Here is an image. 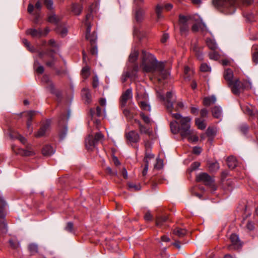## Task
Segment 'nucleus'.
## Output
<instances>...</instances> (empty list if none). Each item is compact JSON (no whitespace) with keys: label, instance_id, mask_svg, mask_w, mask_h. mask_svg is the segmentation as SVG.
I'll list each match as a JSON object with an SVG mask.
<instances>
[{"label":"nucleus","instance_id":"nucleus-1","mask_svg":"<svg viewBox=\"0 0 258 258\" xmlns=\"http://www.w3.org/2000/svg\"><path fill=\"white\" fill-rule=\"evenodd\" d=\"M142 55L141 67L144 71L152 73L158 81L167 78L168 73L164 69L163 62L157 61L153 55L145 51H142Z\"/></svg>","mask_w":258,"mask_h":258},{"label":"nucleus","instance_id":"nucleus-2","mask_svg":"<svg viewBox=\"0 0 258 258\" xmlns=\"http://www.w3.org/2000/svg\"><path fill=\"white\" fill-rule=\"evenodd\" d=\"M172 116L177 120L170 122V128L173 134L179 133L182 138L191 134V118L189 117H182L179 113L172 114Z\"/></svg>","mask_w":258,"mask_h":258},{"label":"nucleus","instance_id":"nucleus-3","mask_svg":"<svg viewBox=\"0 0 258 258\" xmlns=\"http://www.w3.org/2000/svg\"><path fill=\"white\" fill-rule=\"evenodd\" d=\"M158 97L163 101H165V104L168 112L172 113L173 110L177 111L178 109L181 108L183 106V104L181 102H176L173 95L171 92L167 93L166 98H164L161 94H158Z\"/></svg>","mask_w":258,"mask_h":258},{"label":"nucleus","instance_id":"nucleus-4","mask_svg":"<svg viewBox=\"0 0 258 258\" xmlns=\"http://www.w3.org/2000/svg\"><path fill=\"white\" fill-rule=\"evenodd\" d=\"M239 0H213L215 7L221 9L228 14H233Z\"/></svg>","mask_w":258,"mask_h":258},{"label":"nucleus","instance_id":"nucleus-5","mask_svg":"<svg viewBox=\"0 0 258 258\" xmlns=\"http://www.w3.org/2000/svg\"><path fill=\"white\" fill-rule=\"evenodd\" d=\"M137 99L138 104L142 110L150 111L151 107L148 103V96L145 89L141 86L137 87Z\"/></svg>","mask_w":258,"mask_h":258},{"label":"nucleus","instance_id":"nucleus-6","mask_svg":"<svg viewBox=\"0 0 258 258\" xmlns=\"http://www.w3.org/2000/svg\"><path fill=\"white\" fill-rule=\"evenodd\" d=\"M124 138L126 144L138 150L139 149V143L141 140L139 134L135 130L125 132Z\"/></svg>","mask_w":258,"mask_h":258},{"label":"nucleus","instance_id":"nucleus-7","mask_svg":"<svg viewBox=\"0 0 258 258\" xmlns=\"http://www.w3.org/2000/svg\"><path fill=\"white\" fill-rule=\"evenodd\" d=\"M193 23L194 20L192 17L183 15L179 16V25L181 32L188 31L190 24Z\"/></svg>","mask_w":258,"mask_h":258},{"label":"nucleus","instance_id":"nucleus-8","mask_svg":"<svg viewBox=\"0 0 258 258\" xmlns=\"http://www.w3.org/2000/svg\"><path fill=\"white\" fill-rule=\"evenodd\" d=\"M196 181L202 182L205 185L210 187L213 190H216L213 179L206 173H201L196 176Z\"/></svg>","mask_w":258,"mask_h":258},{"label":"nucleus","instance_id":"nucleus-9","mask_svg":"<svg viewBox=\"0 0 258 258\" xmlns=\"http://www.w3.org/2000/svg\"><path fill=\"white\" fill-rule=\"evenodd\" d=\"M134 5L136 6L135 8V18L138 23L141 22L144 17V11L140 7L143 3V0H134Z\"/></svg>","mask_w":258,"mask_h":258},{"label":"nucleus","instance_id":"nucleus-10","mask_svg":"<svg viewBox=\"0 0 258 258\" xmlns=\"http://www.w3.org/2000/svg\"><path fill=\"white\" fill-rule=\"evenodd\" d=\"M13 151L16 154L20 155L23 156H30L34 154V152L31 148L30 144H26V149H22L16 146H12Z\"/></svg>","mask_w":258,"mask_h":258},{"label":"nucleus","instance_id":"nucleus-11","mask_svg":"<svg viewBox=\"0 0 258 258\" xmlns=\"http://www.w3.org/2000/svg\"><path fill=\"white\" fill-rule=\"evenodd\" d=\"M86 38L87 40L90 41L91 45L90 53L92 55H96L97 54V47L95 45V44L97 37L95 35V33H86Z\"/></svg>","mask_w":258,"mask_h":258},{"label":"nucleus","instance_id":"nucleus-12","mask_svg":"<svg viewBox=\"0 0 258 258\" xmlns=\"http://www.w3.org/2000/svg\"><path fill=\"white\" fill-rule=\"evenodd\" d=\"M229 86L231 88L232 92L236 95H239L244 90L242 82L238 79L233 81L231 86Z\"/></svg>","mask_w":258,"mask_h":258},{"label":"nucleus","instance_id":"nucleus-13","mask_svg":"<svg viewBox=\"0 0 258 258\" xmlns=\"http://www.w3.org/2000/svg\"><path fill=\"white\" fill-rule=\"evenodd\" d=\"M191 30L194 32H206L208 28L202 20H198L192 24Z\"/></svg>","mask_w":258,"mask_h":258},{"label":"nucleus","instance_id":"nucleus-14","mask_svg":"<svg viewBox=\"0 0 258 258\" xmlns=\"http://www.w3.org/2000/svg\"><path fill=\"white\" fill-rule=\"evenodd\" d=\"M132 98V89H127L125 92L122 94L120 102L121 107H124L126 105L127 101Z\"/></svg>","mask_w":258,"mask_h":258},{"label":"nucleus","instance_id":"nucleus-15","mask_svg":"<svg viewBox=\"0 0 258 258\" xmlns=\"http://www.w3.org/2000/svg\"><path fill=\"white\" fill-rule=\"evenodd\" d=\"M241 109L244 113L247 114L252 117L256 115L257 110H255L254 107L249 104H243L241 106Z\"/></svg>","mask_w":258,"mask_h":258},{"label":"nucleus","instance_id":"nucleus-16","mask_svg":"<svg viewBox=\"0 0 258 258\" xmlns=\"http://www.w3.org/2000/svg\"><path fill=\"white\" fill-rule=\"evenodd\" d=\"M50 122L46 120L44 122L39 129V130L35 134V136L37 138H40L43 136L46 132L49 130Z\"/></svg>","mask_w":258,"mask_h":258},{"label":"nucleus","instance_id":"nucleus-17","mask_svg":"<svg viewBox=\"0 0 258 258\" xmlns=\"http://www.w3.org/2000/svg\"><path fill=\"white\" fill-rule=\"evenodd\" d=\"M42 82L46 83L47 84L46 88L51 93L56 94V95H57L52 82L49 80L48 77L47 76H43L42 79Z\"/></svg>","mask_w":258,"mask_h":258},{"label":"nucleus","instance_id":"nucleus-18","mask_svg":"<svg viewBox=\"0 0 258 258\" xmlns=\"http://www.w3.org/2000/svg\"><path fill=\"white\" fill-rule=\"evenodd\" d=\"M85 144L86 148L89 150H92L94 148L97 143L94 140V137L92 135H89L85 140Z\"/></svg>","mask_w":258,"mask_h":258},{"label":"nucleus","instance_id":"nucleus-19","mask_svg":"<svg viewBox=\"0 0 258 258\" xmlns=\"http://www.w3.org/2000/svg\"><path fill=\"white\" fill-rule=\"evenodd\" d=\"M233 77V72L231 69H227L224 73L225 80L228 82V86H231L232 84V79Z\"/></svg>","mask_w":258,"mask_h":258},{"label":"nucleus","instance_id":"nucleus-20","mask_svg":"<svg viewBox=\"0 0 258 258\" xmlns=\"http://www.w3.org/2000/svg\"><path fill=\"white\" fill-rule=\"evenodd\" d=\"M230 241L234 248H238L241 246L238 236L235 234H232L230 237Z\"/></svg>","mask_w":258,"mask_h":258},{"label":"nucleus","instance_id":"nucleus-21","mask_svg":"<svg viewBox=\"0 0 258 258\" xmlns=\"http://www.w3.org/2000/svg\"><path fill=\"white\" fill-rule=\"evenodd\" d=\"M134 121L135 123L138 124L139 126V130L141 134H145L148 135L150 134L151 132L149 128H148L147 126L143 125L140 120L135 119H134Z\"/></svg>","mask_w":258,"mask_h":258},{"label":"nucleus","instance_id":"nucleus-22","mask_svg":"<svg viewBox=\"0 0 258 258\" xmlns=\"http://www.w3.org/2000/svg\"><path fill=\"white\" fill-rule=\"evenodd\" d=\"M173 234L179 238L183 237L187 233V230L184 228L176 227L173 230Z\"/></svg>","mask_w":258,"mask_h":258},{"label":"nucleus","instance_id":"nucleus-23","mask_svg":"<svg viewBox=\"0 0 258 258\" xmlns=\"http://www.w3.org/2000/svg\"><path fill=\"white\" fill-rule=\"evenodd\" d=\"M6 206V203L3 198L0 196V220L4 221L5 217V208Z\"/></svg>","mask_w":258,"mask_h":258},{"label":"nucleus","instance_id":"nucleus-24","mask_svg":"<svg viewBox=\"0 0 258 258\" xmlns=\"http://www.w3.org/2000/svg\"><path fill=\"white\" fill-rule=\"evenodd\" d=\"M55 55V53L51 51L47 54V56L51 58V60L47 61L46 63L47 66L52 67L54 65L56 60Z\"/></svg>","mask_w":258,"mask_h":258},{"label":"nucleus","instance_id":"nucleus-25","mask_svg":"<svg viewBox=\"0 0 258 258\" xmlns=\"http://www.w3.org/2000/svg\"><path fill=\"white\" fill-rule=\"evenodd\" d=\"M216 98L214 96L206 97L203 99V104L209 106L216 102Z\"/></svg>","mask_w":258,"mask_h":258},{"label":"nucleus","instance_id":"nucleus-26","mask_svg":"<svg viewBox=\"0 0 258 258\" xmlns=\"http://www.w3.org/2000/svg\"><path fill=\"white\" fill-rule=\"evenodd\" d=\"M227 163L228 167L234 169L237 165V161L233 156H230L227 159Z\"/></svg>","mask_w":258,"mask_h":258},{"label":"nucleus","instance_id":"nucleus-27","mask_svg":"<svg viewBox=\"0 0 258 258\" xmlns=\"http://www.w3.org/2000/svg\"><path fill=\"white\" fill-rule=\"evenodd\" d=\"M42 153L44 156H50L54 153V150L51 146L46 145L42 149Z\"/></svg>","mask_w":258,"mask_h":258},{"label":"nucleus","instance_id":"nucleus-28","mask_svg":"<svg viewBox=\"0 0 258 258\" xmlns=\"http://www.w3.org/2000/svg\"><path fill=\"white\" fill-rule=\"evenodd\" d=\"M212 115L215 118H219L222 115L221 108L217 106H215L212 109Z\"/></svg>","mask_w":258,"mask_h":258},{"label":"nucleus","instance_id":"nucleus-29","mask_svg":"<svg viewBox=\"0 0 258 258\" xmlns=\"http://www.w3.org/2000/svg\"><path fill=\"white\" fill-rule=\"evenodd\" d=\"M206 44L208 47L213 50H215L217 48V45L214 39L209 38L206 40Z\"/></svg>","mask_w":258,"mask_h":258},{"label":"nucleus","instance_id":"nucleus-30","mask_svg":"<svg viewBox=\"0 0 258 258\" xmlns=\"http://www.w3.org/2000/svg\"><path fill=\"white\" fill-rule=\"evenodd\" d=\"M11 137L13 139H18L23 145L26 144L27 142L26 139L18 133H12L11 134Z\"/></svg>","mask_w":258,"mask_h":258},{"label":"nucleus","instance_id":"nucleus-31","mask_svg":"<svg viewBox=\"0 0 258 258\" xmlns=\"http://www.w3.org/2000/svg\"><path fill=\"white\" fill-rule=\"evenodd\" d=\"M92 16L91 13L88 14L86 16V21L85 23L86 27V32H90L91 31V25L90 21L92 19Z\"/></svg>","mask_w":258,"mask_h":258},{"label":"nucleus","instance_id":"nucleus-32","mask_svg":"<svg viewBox=\"0 0 258 258\" xmlns=\"http://www.w3.org/2000/svg\"><path fill=\"white\" fill-rule=\"evenodd\" d=\"M139 55V52L137 50L134 49L132 50L130 56H129V61L132 62H135Z\"/></svg>","mask_w":258,"mask_h":258},{"label":"nucleus","instance_id":"nucleus-33","mask_svg":"<svg viewBox=\"0 0 258 258\" xmlns=\"http://www.w3.org/2000/svg\"><path fill=\"white\" fill-rule=\"evenodd\" d=\"M168 220V217L166 216L158 217L156 219V224L157 226L161 227L164 225Z\"/></svg>","mask_w":258,"mask_h":258},{"label":"nucleus","instance_id":"nucleus-34","mask_svg":"<svg viewBox=\"0 0 258 258\" xmlns=\"http://www.w3.org/2000/svg\"><path fill=\"white\" fill-rule=\"evenodd\" d=\"M123 113L128 121H132L134 119L135 114L132 112L130 110L124 109Z\"/></svg>","mask_w":258,"mask_h":258},{"label":"nucleus","instance_id":"nucleus-35","mask_svg":"<svg viewBox=\"0 0 258 258\" xmlns=\"http://www.w3.org/2000/svg\"><path fill=\"white\" fill-rule=\"evenodd\" d=\"M195 122L199 129L204 130L206 127V124L205 122V121L201 119V118H196Z\"/></svg>","mask_w":258,"mask_h":258},{"label":"nucleus","instance_id":"nucleus-36","mask_svg":"<svg viewBox=\"0 0 258 258\" xmlns=\"http://www.w3.org/2000/svg\"><path fill=\"white\" fill-rule=\"evenodd\" d=\"M187 138L188 141L196 142L198 141L199 138L195 134L193 130H191V134L189 135H187L185 138Z\"/></svg>","mask_w":258,"mask_h":258},{"label":"nucleus","instance_id":"nucleus-37","mask_svg":"<svg viewBox=\"0 0 258 258\" xmlns=\"http://www.w3.org/2000/svg\"><path fill=\"white\" fill-rule=\"evenodd\" d=\"M133 73L134 72H132L131 73L130 72H126L124 73H123L122 75L121 80L122 83L125 82L128 78H131V79H133Z\"/></svg>","mask_w":258,"mask_h":258},{"label":"nucleus","instance_id":"nucleus-38","mask_svg":"<svg viewBox=\"0 0 258 258\" xmlns=\"http://www.w3.org/2000/svg\"><path fill=\"white\" fill-rule=\"evenodd\" d=\"M36 114V112L34 111H30L28 112L27 115H28V120L27 122V125L28 129L30 128L31 125V121L32 120V117Z\"/></svg>","mask_w":258,"mask_h":258},{"label":"nucleus","instance_id":"nucleus-39","mask_svg":"<svg viewBox=\"0 0 258 258\" xmlns=\"http://www.w3.org/2000/svg\"><path fill=\"white\" fill-rule=\"evenodd\" d=\"M82 77L86 79L90 75V68L88 66H85L82 70Z\"/></svg>","mask_w":258,"mask_h":258},{"label":"nucleus","instance_id":"nucleus-40","mask_svg":"<svg viewBox=\"0 0 258 258\" xmlns=\"http://www.w3.org/2000/svg\"><path fill=\"white\" fill-rule=\"evenodd\" d=\"M163 10V7L157 5L156 8V13L157 15V19L158 21L162 19L163 18V16L162 15V12Z\"/></svg>","mask_w":258,"mask_h":258},{"label":"nucleus","instance_id":"nucleus-41","mask_svg":"<svg viewBox=\"0 0 258 258\" xmlns=\"http://www.w3.org/2000/svg\"><path fill=\"white\" fill-rule=\"evenodd\" d=\"M252 49H255L256 51H254L252 54V59L253 62L255 64L258 63V51L257 46L253 45Z\"/></svg>","mask_w":258,"mask_h":258},{"label":"nucleus","instance_id":"nucleus-42","mask_svg":"<svg viewBox=\"0 0 258 258\" xmlns=\"http://www.w3.org/2000/svg\"><path fill=\"white\" fill-rule=\"evenodd\" d=\"M82 10V7L77 4H73L72 6V12L77 15H79Z\"/></svg>","mask_w":258,"mask_h":258},{"label":"nucleus","instance_id":"nucleus-43","mask_svg":"<svg viewBox=\"0 0 258 258\" xmlns=\"http://www.w3.org/2000/svg\"><path fill=\"white\" fill-rule=\"evenodd\" d=\"M193 50L198 58L200 60H202L203 58V56L201 49L197 46H195L193 48Z\"/></svg>","mask_w":258,"mask_h":258},{"label":"nucleus","instance_id":"nucleus-44","mask_svg":"<svg viewBox=\"0 0 258 258\" xmlns=\"http://www.w3.org/2000/svg\"><path fill=\"white\" fill-rule=\"evenodd\" d=\"M82 95L84 97L87 102H89L91 100V94L89 92V90L88 89H83L82 90Z\"/></svg>","mask_w":258,"mask_h":258},{"label":"nucleus","instance_id":"nucleus-45","mask_svg":"<svg viewBox=\"0 0 258 258\" xmlns=\"http://www.w3.org/2000/svg\"><path fill=\"white\" fill-rule=\"evenodd\" d=\"M10 246L13 248H17L19 246V243L15 238H12L9 241Z\"/></svg>","mask_w":258,"mask_h":258},{"label":"nucleus","instance_id":"nucleus-46","mask_svg":"<svg viewBox=\"0 0 258 258\" xmlns=\"http://www.w3.org/2000/svg\"><path fill=\"white\" fill-rule=\"evenodd\" d=\"M7 227L4 221L0 222V234L3 235L7 232Z\"/></svg>","mask_w":258,"mask_h":258},{"label":"nucleus","instance_id":"nucleus-47","mask_svg":"<svg viewBox=\"0 0 258 258\" xmlns=\"http://www.w3.org/2000/svg\"><path fill=\"white\" fill-rule=\"evenodd\" d=\"M184 73L185 78L189 79V77L192 74L193 72L188 67L185 66L184 69Z\"/></svg>","mask_w":258,"mask_h":258},{"label":"nucleus","instance_id":"nucleus-48","mask_svg":"<svg viewBox=\"0 0 258 258\" xmlns=\"http://www.w3.org/2000/svg\"><path fill=\"white\" fill-rule=\"evenodd\" d=\"M103 138V135L100 132H98L96 133V134L95 135L94 140L97 144L100 141H101L102 140Z\"/></svg>","mask_w":258,"mask_h":258},{"label":"nucleus","instance_id":"nucleus-49","mask_svg":"<svg viewBox=\"0 0 258 258\" xmlns=\"http://www.w3.org/2000/svg\"><path fill=\"white\" fill-rule=\"evenodd\" d=\"M219 163L217 162L211 163L209 166V169L211 171H215L219 169Z\"/></svg>","mask_w":258,"mask_h":258},{"label":"nucleus","instance_id":"nucleus-50","mask_svg":"<svg viewBox=\"0 0 258 258\" xmlns=\"http://www.w3.org/2000/svg\"><path fill=\"white\" fill-rule=\"evenodd\" d=\"M58 21L57 17L54 14H51L48 17V21L50 23L56 24Z\"/></svg>","mask_w":258,"mask_h":258},{"label":"nucleus","instance_id":"nucleus-51","mask_svg":"<svg viewBox=\"0 0 258 258\" xmlns=\"http://www.w3.org/2000/svg\"><path fill=\"white\" fill-rule=\"evenodd\" d=\"M140 115L145 123L146 124H149L150 123V118L148 116L146 115L144 113L141 112Z\"/></svg>","mask_w":258,"mask_h":258},{"label":"nucleus","instance_id":"nucleus-52","mask_svg":"<svg viewBox=\"0 0 258 258\" xmlns=\"http://www.w3.org/2000/svg\"><path fill=\"white\" fill-rule=\"evenodd\" d=\"M37 246L34 244H31L29 245V249L31 254H34L37 252Z\"/></svg>","mask_w":258,"mask_h":258},{"label":"nucleus","instance_id":"nucleus-53","mask_svg":"<svg viewBox=\"0 0 258 258\" xmlns=\"http://www.w3.org/2000/svg\"><path fill=\"white\" fill-rule=\"evenodd\" d=\"M200 70L202 72H206L211 71L210 67L207 63H202L201 65Z\"/></svg>","mask_w":258,"mask_h":258},{"label":"nucleus","instance_id":"nucleus-54","mask_svg":"<svg viewBox=\"0 0 258 258\" xmlns=\"http://www.w3.org/2000/svg\"><path fill=\"white\" fill-rule=\"evenodd\" d=\"M242 84L243 89H250L252 88L251 83L249 81L245 80Z\"/></svg>","mask_w":258,"mask_h":258},{"label":"nucleus","instance_id":"nucleus-55","mask_svg":"<svg viewBox=\"0 0 258 258\" xmlns=\"http://www.w3.org/2000/svg\"><path fill=\"white\" fill-rule=\"evenodd\" d=\"M154 155L151 154L149 151L145 152V156L144 159V161L145 163H149L148 159H150L154 158Z\"/></svg>","mask_w":258,"mask_h":258},{"label":"nucleus","instance_id":"nucleus-56","mask_svg":"<svg viewBox=\"0 0 258 258\" xmlns=\"http://www.w3.org/2000/svg\"><path fill=\"white\" fill-rule=\"evenodd\" d=\"M210 59L217 60L219 58V54L216 52L213 51L210 52L209 54Z\"/></svg>","mask_w":258,"mask_h":258},{"label":"nucleus","instance_id":"nucleus-57","mask_svg":"<svg viewBox=\"0 0 258 258\" xmlns=\"http://www.w3.org/2000/svg\"><path fill=\"white\" fill-rule=\"evenodd\" d=\"M128 187L130 189H133L135 191L139 190L141 189V186L140 185H136L134 183H128Z\"/></svg>","mask_w":258,"mask_h":258},{"label":"nucleus","instance_id":"nucleus-58","mask_svg":"<svg viewBox=\"0 0 258 258\" xmlns=\"http://www.w3.org/2000/svg\"><path fill=\"white\" fill-rule=\"evenodd\" d=\"M106 172L111 175L117 176V171L116 170L112 171L110 167H107L106 169Z\"/></svg>","mask_w":258,"mask_h":258},{"label":"nucleus","instance_id":"nucleus-59","mask_svg":"<svg viewBox=\"0 0 258 258\" xmlns=\"http://www.w3.org/2000/svg\"><path fill=\"white\" fill-rule=\"evenodd\" d=\"M208 113V111L206 108H203L200 111V115L202 117H207Z\"/></svg>","mask_w":258,"mask_h":258},{"label":"nucleus","instance_id":"nucleus-60","mask_svg":"<svg viewBox=\"0 0 258 258\" xmlns=\"http://www.w3.org/2000/svg\"><path fill=\"white\" fill-rule=\"evenodd\" d=\"M45 5L49 9H51L53 6V2L51 0H45Z\"/></svg>","mask_w":258,"mask_h":258},{"label":"nucleus","instance_id":"nucleus-61","mask_svg":"<svg viewBox=\"0 0 258 258\" xmlns=\"http://www.w3.org/2000/svg\"><path fill=\"white\" fill-rule=\"evenodd\" d=\"M73 229V224L71 222H68L66 227V230L69 232H72Z\"/></svg>","mask_w":258,"mask_h":258},{"label":"nucleus","instance_id":"nucleus-62","mask_svg":"<svg viewBox=\"0 0 258 258\" xmlns=\"http://www.w3.org/2000/svg\"><path fill=\"white\" fill-rule=\"evenodd\" d=\"M202 148L199 147H195L193 149V153L195 154L199 155L202 152Z\"/></svg>","mask_w":258,"mask_h":258},{"label":"nucleus","instance_id":"nucleus-63","mask_svg":"<svg viewBox=\"0 0 258 258\" xmlns=\"http://www.w3.org/2000/svg\"><path fill=\"white\" fill-rule=\"evenodd\" d=\"M144 146L145 148V152H149L151 149V145L150 142L148 141H145Z\"/></svg>","mask_w":258,"mask_h":258},{"label":"nucleus","instance_id":"nucleus-64","mask_svg":"<svg viewBox=\"0 0 258 258\" xmlns=\"http://www.w3.org/2000/svg\"><path fill=\"white\" fill-rule=\"evenodd\" d=\"M169 38V35L168 33H164L162 35V37L161 39V41L162 43H165L167 41L168 39Z\"/></svg>","mask_w":258,"mask_h":258}]
</instances>
